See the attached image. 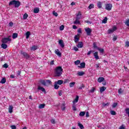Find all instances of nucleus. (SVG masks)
<instances>
[{"label": "nucleus", "mask_w": 129, "mask_h": 129, "mask_svg": "<svg viewBox=\"0 0 129 129\" xmlns=\"http://www.w3.org/2000/svg\"><path fill=\"white\" fill-rule=\"evenodd\" d=\"M58 85H61V84H63V80H58L57 83H55Z\"/></svg>", "instance_id": "obj_29"}, {"label": "nucleus", "mask_w": 129, "mask_h": 129, "mask_svg": "<svg viewBox=\"0 0 129 129\" xmlns=\"http://www.w3.org/2000/svg\"><path fill=\"white\" fill-rule=\"evenodd\" d=\"M106 90V88L104 86H103L100 88V92H101V93H102V92H104V91H105Z\"/></svg>", "instance_id": "obj_13"}, {"label": "nucleus", "mask_w": 129, "mask_h": 129, "mask_svg": "<svg viewBox=\"0 0 129 129\" xmlns=\"http://www.w3.org/2000/svg\"><path fill=\"white\" fill-rule=\"evenodd\" d=\"M55 53L58 56V57H61L62 56V53L59 51L58 49H55Z\"/></svg>", "instance_id": "obj_8"}, {"label": "nucleus", "mask_w": 129, "mask_h": 129, "mask_svg": "<svg viewBox=\"0 0 129 129\" xmlns=\"http://www.w3.org/2000/svg\"><path fill=\"white\" fill-rule=\"evenodd\" d=\"M74 39H75V43H77L79 41V37H78L77 36V35H76L75 37H74Z\"/></svg>", "instance_id": "obj_23"}, {"label": "nucleus", "mask_w": 129, "mask_h": 129, "mask_svg": "<svg viewBox=\"0 0 129 129\" xmlns=\"http://www.w3.org/2000/svg\"><path fill=\"white\" fill-rule=\"evenodd\" d=\"M12 38L13 39H16V38H18V34L17 33H13L12 35Z\"/></svg>", "instance_id": "obj_33"}, {"label": "nucleus", "mask_w": 129, "mask_h": 129, "mask_svg": "<svg viewBox=\"0 0 129 129\" xmlns=\"http://www.w3.org/2000/svg\"><path fill=\"white\" fill-rule=\"evenodd\" d=\"M79 68H85V62H82L80 63V66H78Z\"/></svg>", "instance_id": "obj_19"}, {"label": "nucleus", "mask_w": 129, "mask_h": 129, "mask_svg": "<svg viewBox=\"0 0 129 129\" xmlns=\"http://www.w3.org/2000/svg\"><path fill=\"white\" fill-rule=\"evenodd\" d=\"M74 24L75 25H79V24H80V21H79V19H76V20L74 22Z\"/></svg>", "instance_id": "obj_21"}, {"label": "nucleus", "mask_w": 129, "mask_h": 129, "mask_svg": "<svg viewBox=\"0 0 129 129\" xmlns=\"http://www.w3.org/2000/svg\"><path fill=\"white\" fill-rule=\"evenodd\" d=\"M85 31L87 33V36H91V32H92V30L89 28H85Z\"/></svg>", "instance_id": "obj_4"}, {"label": "nucleus", "mask_w": 129, "mask_h": 129, "mask_svg": "<svg viewBox=\"0 0 129 129\" xmlns=\"http://www.w3.org/2000/svg\"><path fill=\"white\" fill-rule=\"evenodd\" d=\"M79 115L80 116H84L85 115V112L84 111L81 112Z\"/></svg>", "instance_id": "obj_37"}, {"label": "nucleus", "mask_w": 129, "mask_h": 129, "mask_svg": "<svg viewBox=\"0 0 129 129\" xmlns=\"http://www.w3.org/2000/svg\"><path fill=\"white\" fill-rule=\"evenodd\" d=\"M78 33H79V34H81V33H82V32L81 31V28H79L78 30Z\"/></svg>", "instance_id": "obj_60"}, {"label": "nucleus", "mask_w": 129, "mask_h": 129, "mask_svg": "<svg viewBox=\"0 0 129 129\" xmlns=\"http://www.w3.org/2000/svg\"><path fill=\"white\" fill-rule=\"evenodd\" d=\"M117 105V103H114L112 106L113 108H114L116 107Z\"/></svg>", "instance_id": "obj_51"}, {"label": "nucleus", "mask_w": 129, "mask_h": 129, "mask_svg": "<svg viewBox=\"0 0 129 129\" xmlns=\"http://www.w3.org/2000/svg\"><path fill=\"white\" fill-rule=\"evenodd\" d=\"M119 129H125V128L123 126V125H122L121 126L119 127Z\"/></svg>", "instance_id": "obj_64"}, {"label": "nucleus", "mask_w": 129, "mask_h": 129, "mask_svg": "<svg viewBox=\"0 0 129 129\" xmlns=\"http://www.w3.org/2000/svg\"><path fill=\"white\" fill-rule=\"evenodd\" d=\"M125 25H126L127 27H129V19L126 20L125 22Z\"/></svg>", "instance_id": "obj_44"}, {"label": "nucleus", "mask_w": 129, "mask_h": 129, "mask_svg": "<svg viewBox=\"0 0 129 129\" xmlns=\"http://www.w3.org/2000/svg\"><path fill=\"white\" fill-rule=\"evenodd\" d=\"M78 76H83V75L85 74L84 72H79L77 73Z\"/></svg>", "instance_id": "obj_26"}, {"label": "nucleus", "mask_w": 129, "mask_h": 129, "mask_svg": "<svg viewBox=\"0 0 129 129\" xmlns=\"http://www.w3.org/2000/svg\"><path fill=\"white\" fill-rule=\"evenodd\" d=\"M97 6L98 8H99V9H101V8H102V3H101L100 2H98L97 4Z\"/></svg>", "instance_id": "obj_16"}, {"label": "nucleus", "mask_w": 129, "mask_h": 129, "mask_svg": "<svg viewBox=\"0 0 129 129\" xmlns=\"http://www.w3.org/2000/svg\"><path fill=\"white\" fill-rule=\"evenodd\" d=\"M12 129H17V126L15 125H12L11 126Z\"/></svg>", "instance_id": "obj_55"}, {"label": "nucleus", "mask_w": 129, "mask_h": 129, "mask_svg": "<svg viewBox=\"0 0 129 129\" xmlns=\"http://www.w3.org/2000/svg\"><path fill=\"white\" fill-rule=\"evenodd\" d=\"M50 122H51V123H53V124H55V119H52L50 120Z\"/></svg>", "instance_id": "obj_56"}, {"label": "nucleus", "mask_w": 129, "mask_h": 129, "mask_svg": "<svg viewBox=\"0 0 129 129\" xmlns=\"http://www.w3.org/2000/svg\"><path fill=\"white\" fill-rule=\"evenodd\" d=\"M39 82L44 86H47V83H46V81L44 80H40Z\"/></svg>", "instance_id": "obj_12"}, {"label": "nucleus", "mask_w": 129, "mask_h": 129, "mask_svg": "<svg viewBox=\"0 0 129 129\" xmlns=\"http://www.w3.org/2000/svg\"><path fill=\"white\" fill-rule=\"evenodd\" d=\"M6 82H7V80L6 79V78H4L1 80L0 83H2V84H5Z\"/></svg>", "instance_id": "obj_20"}, {"label": "nucleus", "mask_w": 129, "mask_h": 129, "mask_svg": "<svg viewBox=\"0 0 129 129\" xmlns=\"http://www.w3.org/2000/svg\"><path fill=\"white\" fill-rule=\"evenodd\" d=\"M114 31L113 30V29H109L108 30V34H112Z\"/></svg>", "instance_id": "obj_43"}, {"label": "nucleus", "mask_w": 129, "mask_h": 129, "mask_svg": "<svg viewBox=\"0 0 129 129\" xmlns=\"http://www.w3.org/2000/svg\"><path fill=\"white\" fill-rule=\"evenodd\" d=\"M78 126H79L80 128L81 129L84 128V126H83V124H82L81 123H78Z\"/></svg>", "instance_id": "obj_25"}, {"label": "nucleus", "mask_w": 129, "mask_h": 129, "mask_svg": "<svg viewBox=\"0 0 129 129\" xmlns=\"http://www.w3.org/2000/svg\"><path fill=\"white\" fill-rule=\"evenodd\" d=\"M112 8V5L111 4H107L105 5V9L107 11H110Z\"/></svg>", "instance_id": "obj_5"}, {"label": "nucleus", "mask_w": 129, "mask_h": 129, "mask_svg": "<svg viewBox=\"0 0 129 129\" xmlns=\"http://www.w3.org/2000/svg\"><path fill=\"white\" fill-rule=\"evenodd\" d=\"M108 105H109V103H103V106H108Z\"/></svg>", "instance_id": "obj_54"}, {"label": "nucleus", "mask_w": 129, "mask_h": 129, "mask_svg": "<svg viewBox=\"0 0 129 129\" xmlns=\"http://www.w3.org/2000/svg\"><path fill=\"white\" fill-rule=\"evenodd\" d=\"M75 85V82H72L70 83V87H73Z\"/></svg>", "instance_id": "obj_42"}, {"label": "nucleus", "mask_w": 129, "mask_h": 129, "mask_svg": "<svg viewBox=\"0 0 129 129\" xmlns=\"http://www.w3.org/2000/svg\"><path fill=\"white\" fill-rule=\"evenodd\" d=\"M125 47H128L129 46V42L128 41H126L125 42Z\"/></svg>", "instance_id": "obj_58"}, {"label": "nucleus", "mask_w": 129, "mask_h": 129, "mask_svg": "<svg viewBox=\"0 0 129 129\" xmlns=\"http://www.w3.org/2000/svg\"><path fill=\"white\" fill-rule=\"evenodd\" d=\"M117 39V37L116 36H114L113 38V41H116V40Z\"/></svg>", "instance_id": "obj_61"}, {"label": "nucleus", "mask_w": 129, "mask_h": 129, "mask_svg": "<svg viewBox=\"0 0 129 129\" xmlns=\"http://www.w3.org/2000/svg\"><path fill=\"white\" fill-rule=\"evenodd\" d=\"M104 80V78L99 77L98 79V82H99V83H101V82H102V81H103Z\"/></svg>", "instance_id": "obj_18"}, {"label": "nucleus", "mask_w": 129, "mask_h": 129, "mask_svg": "<svg viewBox=\"0 0 129 129\" xmlns=\"http://www.w3.org/2000/svg\"><path fill=\"white\" fill-rule=\"evenodd\" d=\"M85 87V86H84V85L82 84L80 87L79 88V89H82V88H84Z\"/></svg>", "instance_id": "obj_57"}, {"label": "nucleus", "mask_w": 129, "mask_h": 129, "mask_svg": "<svg viewBox=\"0 0 129 129\" xmlns=\"http://www.w3.org/2000/svg\"><path fill=\"white\" fill-rule=\"evenodd\" d=\"M3 67L4 68H8V67H9V65L8 64V63H5L3 65Z\"/></svg>", "instance_id": "obj_53"}, {"label": "nucleus", "mask_w": 129, "mask_h": 129, "mask_svg": "<svg viewBox=\"0 0 129 129\" xmlns=\"http://www.w3.org/2000/svg\"><path fill=\"white\" fill-rule=\"evenodd\" d=\"M13 25H14V23H13V22H10L9 24V27H13Z\"/></svg>", "instance_id": "obj_59"}, {"label": "nucleus", "mask_w": 129, "mask_h": 129, "mask_svg": "<svg viewBox=\"0 0 129 129\" xmlns=\"http://www.w3.org/2000/svg\"><path fill=\"white\" fill-rule=\"evenodd\" d=\"M40 11L39 8H35L33 10V13H34V14H38V13H39V12Z\"/></svg>", "instance_id": "obj_22"}, {"label": "nucleus", "mask_w": 129, "mask_h": 129, "mask_svg": "<svg viewBox=\"0 0 129 129\" xmlns=\"http://www.w3.org/2000/svg\"><path fill=\"white\" fill-rule=\"evenodd\" d=\"M44 107H45L44 104H41L39 105V108H44Z\"/></svg>", "instance_id": "obj_41"}, {"label": "nucleus", "mask_w": 129, "mask_h": 129, "mask_svg": "<svg viewBox=\"0 0 129 129\" xmlns=\"http://www.w3.org/2000/svg\"><path fill=\"white\" fill-rule=\"evenodd\" d=\"M124 90L122 89H120L118 90V92L119 94H121V93H123Z\"/></svg>", "instance_id": "obj_36"}, {"label": "nucleus", "mask_w": 129, "mask_h": 129, "mask_svg": "<svg viewBox=\"0 0 129 129\" xmlns=\"http://www.w3.org/2000/svg\"><path fill=\"white\" fill-rule=\"evenodd\" d=\"M78 99H79V97L78 96H77L75 99L74 100L73 102L74 103H75L76 102H78Z\"/></svg>", "instance_id": "obj_32"}, {"label": "nucleus", "mask_w": 129, "mask_h": 129, "mask_svg": "<svg viewBox=\"0 0 129 129\" xmlns=\"http://www.w3.org/2000/svg\"><path fill=\"white\" fill-rule=\"evenodd\" d=\"M11 38H12V36H9L8 37L4 38L2 39V43L6 44L8 43V42H11V41H12V39Z\"/></svg>", "instance_id": "obj_3"}, {"label": "nucleus", "mask_w": 129, "mask_h": 129, "mask_svg": "<svg viewBox=\"0 0 129 129\" xmlns=\"http://www.w3.org/2000/svg\"><path fill=\"white\" fill-rule=\"evenodd\" d=\"M75 65H79V64H80V60H78L77 61H75Z\"/></svg>", "instance_id": "obj_45"}, {"label": "nucleus", "mask_w": 129, "mask_h": 129, "mask_svg": "<svg viewBox=\"0 0 129 129\" xmlns=\"http://www.w3.org/2000/svg\"><path fill=\"white\" fill-rule=\"evenodd\" d=\"M30 35H31L30 31H27L26 33V39H29V38H30Z\"/></svg>", "instance_id": "obj_24"}, {"label": "nucleus", "mask_w": 129, "mask_h": 129, "mask_svg": "<svg viewBox=\"0 0 129 129\" xmlns=\"http://www.w3.org/2000/svg\"><path fill=\"white\" fill-rule=\"evenodd\" d=\"M74 50H75V51H78V48H77V47H76V46H75L74 47Z\"/></svg>", "instance_id": "obj_62"}, {"label": "nucleus", "mask_w": 129, "mask_h": 129, "mask_svg": "<svg viewBox=\"0 0 129 129\" xmlns=\"http://www.w3.org/2000/svg\"><path fill=\"white\" fill-rule=\"evenodd\" d=\"M77 20H80L81 19V13L80 12H79L78 14L77 15V17L76 18Z\"/></svg>", "instance_id": "obj_17"}, {"label": "nucleus", "mask_w": 129, "mask_h": 129, "mask_svg": "<svg viewBox=\"0 0 129 129\" xmlns=\"http://www.w3.org/2000/svg\"><path fill=\"white\" fill-rule=\"evenodd\" d=\"M9 6H14L15 8H19L21 6V3L19 1L13 0L10 2Z\"/></svg>", "instance_id": "obj_2"}, {"label": "nucleus", "mask_w": 129, "mask_h": 129, "mask_svg": "<svg viewBox=\"0 0 129 129\" xmlns=\"http://www.w3.org/2000/svg\"><path fill=\"white\" fill-rule=\"evenodd\" d=\"M52 14L53 16H55V17H58V13H56V12L53 11Z\"/></svg>", "instance_id": "obj_48"}, {"label": "nucleus", "mask_w": 129, "mask_h": 129, "mask_svg": "<svg viewBox=\"0 0 129 129\" xmlns=\"http://www.w3.org/2000/svg\"><path fill=\"white\" fill-rule=\"evenodd\" d=\"M21 54H23V55L26 58V59H29L30 58V56H29V54L27 53V52H22Z\"/></svg>", "instance_id": "obj_9"}, {"label": "nucleus", "mask_w": 129, "mask_h": 129, "mask_svg": "<svg viewBox=\"0 0 129 129\" xmlns=\"http://www.w3.org/2000/svg\"><path fill=\"white\" fill-rule=\"evenodd\" d=\"M66 108L65 107V105L64 104H62V105L61 106V109L62 111L65 110V109Z\"/></svg>", "instance_id": "obj_38"}, {"label": "nucleus", "mask_w": 129, "mask_h": 129, "mask_svg": "<svg viewBox=\"0 0 129 129\" xmlns=\"http://www.w3.org/2000/svg\"><path fill=\"white\" fill-rule=\"evenodd\" d=\"M60 31H63L64 30V25H61L59 27Z\"/></svg>", "instance_id": "obj_49"}, {"label": "nucleus", "mask_w": 129, "mask_h": 129, "mask_svg": "<svg viewBox=\"0 0 129 129\" xmlns=\"http://www.w3.org/2000/svg\"><path fill=\"white\" fill-rule=\"evenodd\" d=\"M95 90V88H92L91 90L89 91V92H91V93H93V92H94Z\"/></svg>", "instance_id": "obj_46"}, {"label": "nucleus", "mask_w": 129, "mask_h": 129, "mask_svg": "<svg viewBox=\"0 0 129 129\" xmlns=\"http://www.w3.org/2000/svg\"><path fill=\"white\" fill-rule=\"evenodd\" d=\"M77 47L79 48H83V42H79L78 45H77Z\"/></svg>", "instance_id": "obj_10"}, {"label": "nucleus", "mask_w": 129, "mask_h": 129, "mask_svg": "<svg viewBox=\"0 0 129 129\" xmlns=\"http://www.w3.org/2000/svg\"><path fill=\"white\" fill-rule=\"evenodd\" d=\"M107 23V17H105L104 19L102 21L103 24H106Z\"/></svg>", "instance_id": "obj_30"}, {"label": "nucleus", "mask_w": 129, "mask_h": 129, "mask_svg": "<svg viewBox=\"0 0 129 129\" xmlns=\"http://www.w3.org/2000/svg\"><path fill=\"white\" fill-rule=\"evenodd\" d=\"M92 52H93V51H92V50L89 51L87 53V55H90V54H91V53H92Z\"/></svg>", "instance_id": "obj_63"}, {"label": "nucleus", "mask_w": 129, "mask_h": 129, "mask_svg": "<svg viewBox=\"0 0 129 129\" xmlns=\"http://www.w3.org/2000/svg\"><path fill=\"white\" fill-rule=\"evenodd\" d=\"M62 72H63V69L60 66L57 67L54 71L55 75L57 77H60L62 75Z\"/></svg>", "instance_id": "obj_1"}, {"label": "nucleus", "mask_w": 129, "mask_h": 129, "mask_svg": "<svg viewBox=\"0 0 129 129\" xmlns=\"http://www.w3.org/2000/svg\"><path fill=\"white\" fill-rule=\"evenodd\" d=\"M13 106H9V111L10 113H12V112H13Z\"/></svg>", "instance_id": "obj_27"}, {"label": "nucleus", "mask_w": 129, "mask_h": 129, "mask_svg": "<svg viewBox=\"0 0 129 129\" xmlns=\"http://www.w3.org/2000/svg\"><path fill=\"white\" fill-rule=\"evenodd\" d=\"M110 113L112 115H115L116 114V112L114 111V110H111L110 111Z\"/></svg>", "instance_id": "obj_31"}, {"label": "nucleus", "mask_w": 129, "mask_h": 129, "mask_svg": "<svg viewBox=\"0 0 129 129\" xmlns=\"http://www.w3.org/2000/svg\"><path fill=\"white\" fill-rule=\"evenodd\" d=\"M73 110H74V111H76L77 110V108H76V106L75 105H73V108H72Z\"/></svg>", "instance_id": "obj_47"}, {"label": "nucleus", "mask_w": 129, "mask_h": 129, "mask_svg": "<svg viewBox=\"0 0 129 129\" xmlns=\"http://www.w3.org/2000/svg\"><path fill=\"white\" fill-rule=\"evenodd\" d=\"M59 87H60V86L57 85L56 83H55V84H54V89H58Z\"/></svg>", "instance_id": "obj_40"}, {"label": "nucleus", "mask_w": 129, "mask_h": 129, "mask_svg": "<svg viewBox=\"0 0 129 129\" xmlns=\"http://www.w3.org/2000/svg\"><path fill=\"white\" fill-rule=\"evenodd\" d=\"M46 85H50V84H52V82L50 80H46Z\"/></svg>", "instance_id": "obj_28"}, {"label": "nucleus", "mask_w": 129, "mask_h": 129, "mask_svg": "<svg viewBox=\"0 0 129 129\" xmlns=\"http://www.w3.org/2000/svg\"><path fill=\"white\" fill-rule=\"evenodd\" d=\"M37 89L38 90H40V91L44 92V93H46V90H45V88L41 87L40 86H38Z\"/></svg>", "instance_id": "obj_7"}, {"label": "nucleus", "mask_w": 129, "mask_h": 129, "mask_svg": "<svg viewBox=\"0 0 129 129\" xmlns=\"http://www.w3.org/2000/svg\"><path fill=\"white\" fill-rule=\"evenodd\" d=\"M125 111L126 114H128L129 113V108H126L125 109Z\"/></svg>", "instance_id": "obj_52"}, {"label": "nucleus", "mask_w": 129, "mask_h": 129, "mask_svg": "<svg viewBox=\"0 0 129 129\" xmlns=\"http://www.w3.org/2000/svg\"><path fill=\"white\" fill-rule=\"evenodd\" d=\"M93 48H94V49H98V48H99L98 47H97L96 46V43H94L93 44Z\"/></svg>", "instance_id": "obj_50"}, {"label": "nucleus", "mask_w": 129, "mask_h": 129, "mask_svg": "<svg viewBox=\"0 0 129 129\" xmlns=\"http://www.w3.org/2000/svg\"><path fill=\"white\" fill-rule=\"evenodd\" d=\"M27 18H28V15L27 14V13H25L23 16V19L27 20Z\"/></svg>", "instance_id": "obj_39"}, {"label": "nucleus", "mask_w": 129, "mask_h": 129, "mask_svg": "<svg viewBox=\"0 0 129 129\" xmlns=\"http://www.w3.org/2000/svg\"><path fill=\"white\" fill-rule=\"evenodd\" d=\"M1 47L3 48V49H7V48H8V45L3 43L1 44Z\"/></svg>", "instance_id": "obj_15"}, {"label": "nucleus", "mask_w": 129, "mask_h": 129, "mask_svg": "<svg viewBox=\"0 0 129 129\" xmlns=\"http://www.w3.org/2000/svg\"><path fill=\"white\" fill-rule=\"evenodd\" d=\"M89 10H91L92 9H94V5L90 4L88 7Z\"/></svg>", "instance_id": "obj_34"}, {"label": "nucleus", "mask_w": 129, "mask_h": 129, "mask_svg": "<svg viewBox=\"0 0 129 129\" xmlns=\"http://www.w3.org/2000/svg\"><path fill=\"white\" fill-rule=\"evenodd\" d=\"M37 49H38V47L36 45H33L30 47V50H31V51H36Z\"/></svg>", "instance_id": "obj_14"}, {"label": "nucleus", "mask_w": 129, "mask_h": 129, "mask_svg": "<svg viewBox=\"0 0 129 129\" xmlns=\"http://www.w3.org/2000/svg\"><path fill=\"white\" fill-rule=\"evenodd\" d=\"M97 50L102 53H103V52H104V49H103V48H100L99 47Z\"/></svg>", "instance_id": "obj_35"}, {"label": "nucleus", "mask_w": 129, "mask_h": 129, "mask_svg": "<svg viewBox=\"0 0 129 129\" xmlns=\"http://www.w3.org/2000/svg\"><path fill=\"white\" fill-rule=\"evenodd\" d=\"M93 55L96 60H98V59H99V56H98V52H95L94 53Z\"/></svg>", "instance_id": "obj_11"}, {"label": "nucleus", "mask_w": 129, "mask_h": 129, "mask_svg": "<svg viewBox=\"0 0 129 129\" xmlns=\"http://www.w3.org/2000/svg\"><path fill=\"white\" fill-rule=\"evenodd\" d=\"M58 44L61 48H63L65 46V45L64 44V41L62 40H59L58 41Z\"/></svg>", "instance_id": "obj_6"}]
</instances>
